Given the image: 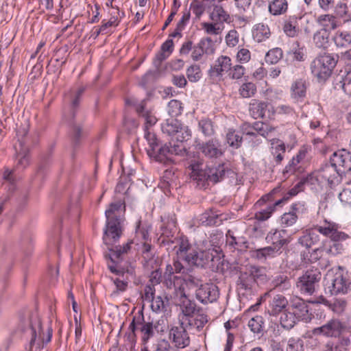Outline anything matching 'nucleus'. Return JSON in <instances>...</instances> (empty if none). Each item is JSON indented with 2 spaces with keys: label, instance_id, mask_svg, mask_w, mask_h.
<instances>
[{
  "label": "nucleus",
  "instance_id": "f257e3e1",
  "mask_svg": "<svg viewBox=\"0 0 351 351\" xmlns=\"http://www.w3.org/2000/svg\"><path fill=\"white\" fill-rule=\"evenodd\" d=\"M162 283L167 289H175V295L173 298V304L179 307H193V302L186 294V288L197 287L200 285V280L191 274L183 276L169 274L163 273L162 275Z\"/></svg>",
  "mask_w": 351,
  "mask_h": 351
},
{
  "label": "nucleus",
  "instance_id": "f03ea898",
  "mask_svg": "<svg viewBox=\"0 0 351 351\" xmlns=\"http://www.w3.org/2000/svg\"><path fill=\"white\" fill-rule=\"evenodd\" d=\"M124 210V204L119 200L111 203L105 212L107 220L103 240L108 246L112 245L121 235V215Z\"/></svg>",
  "mask_w": 351,
  "mask_h": 351
},
{
  "label": "nucleus",
  "instance_id": "7ed1b4c3",
  "mask_svg": "<svg viewBox=\"0 0 351 351\" xmlns=\"http://www.w3.org/2000/svg\"><path fill=\"white\" fill-rule=\"evenodd\" d=\"M29 125L27 123L21 125L16 130L17 143L14 145V170L22 171L25 169L31 162V156L29 149V138L27 136Z\"/></svg>",
  "mask_w": 351,
  "mask_h": 351
},
{
  "label": "nucleus",
  "instance_id": "20e7f679",
  "mask_svg": "<svg viewBox=\"0 0 351 351\" xmlns=\"http://www.w3.org/2000/svg\"><path fill=\"white\" fill-rule=\"evenodd\" d=\"M162 282V272L159 269L152 271L149 282L145 287L142 293L143 306L146 305L149 307H165L169 305L168 299L165 297V301L161 295L155 297V286Z\"/></svg>",
  "mask_w": 351,
  "mask_h": 351
},
{
  "label": "nucleus",
  "instance_id": "39448f33",
  "mask_svg": "<svg viewBox=\"0 0 351 351\" xmlns=\"http://www.w3.org/2000/svg\"><path fill=\"white\" fill-rule=\"evenodd\" d=\"M337 63V59L332 54L319 55L311 63V74L318 82H324L331 75Z\"/></svg>",
  "mask_w": 351,
  "mask_h": 351
},
{
  "label": "nucleus",
  "instance_id": "423d86ee",
  "mask_svg": "<svg viewBox=\"0 0 351 351\" xmlns=\"http://www.w3.org/2000/svg\"><path fill=\"white\" fill-rule=\"evenodd\" d=\"M184 260L189 265L213 269L216 263L219 261L220 256L214 254L200 243L199 245L195 246L189 254L184 256Z\"/></svg>",
  "mask_w": 351,
  "mask_h": 351
},
{
  "label": "nucleus",
  "instance_id": "0eeeda50",
  "mask_svg": "<svg viewBox=\"0 0 351 351\" xmlns=\"http://www.w3.org/2000/svg\"><path fill=\"white\" fill-rule=\"evenodd\" d=\"M180 151L178 145L165 144L163 146L158 147L157 144L151 143L150 148L147 149V154L154 157L156 160L165 164L171 162V156L178 154Z\"/></svg>",
  "mask_w": 351,
  "mask_h": 351
},
{
  "label": "nucleus",
  "instance_id": "6e6552de",
  "mask_svg": "<svg viewBox=\"0 0 351 351\" xmlns=\"http://www.w3.org/2000/svg\"><path fill=\"white\" fill-rule=\"evenodd\" d=\"M179 320L182 324L202 328L208 322L207 315L201 313L199 308H182L179 314Z\"/></svg>",
  "mask_w": 351,
  "mask_h": 351
},
{
  "label": "nucleus",
  "instance_id": "1a4fd4ad",
  "mask_svg": "<svg viewBox=\"0 0 351 351\" xmlns=\"http://www.w3.org/2000/svg\"><path fill=\"white\" fill-rule=\"evenodd\" d=\"M351 285V280L348 271H344L341 267L334 274L331 282L330 291L332 294L346 293ZM330 288V287H329Z\"/></svg>",
  "mask_w": 351,
  "mask_h": 351
},
{
  "label": "nucleus",
  "instance_id": "9d476101",
  "mask_svg": "<svg viewBox=\"0 0 351 351\" xmlns=\"http://www.w3.org/2000/svg\"><path fill=\"white\" fill-rule=\"evenodd\" d=\"M321 279V273L317 269L307 270L299 278L297 282L298 288L304 293L312 294L315 287Z\"/></svg>",
  "mask_w": 351,
  "mask_h": 351
},
{
  "label": "nucleus",
  "instance_id": "9b49d317",
  "mask_svg": "<svg viewBox=\"0 0 351 351\" xmlns=\"http://www.w3.org/2000/svg\"><path fill=\"white\" fill-rule=\"evenodd\" d=\"M339 228L340 227L337 223L327 219L324 220L320 225L314 226V230L317 232L324 236L330 237L335 241L345 240L348 237L344 232L339 231Z\"/></svg>",
  "mask_w": 351,
  "mask_h": 351
},
{
  "label": "nucleus",
  "instance_id": "f8f14e48",
  "mask_svg": "<svg viewBox=\"0 0 351 351\" xmlns=\"http://www.w3.org/2000/svg\"><path fill=\"white\" fill-rule=\"evenodd\" d=\"M161 129L163 133L172 136L182 132V136L180 141H187L191 136V132L187 127L182 128L181 123L176 118H169L162 124ZM179 140V138L177 137Z\"/></svg>",
  "mask_w": 351,
  "mask_h": 351
},
{
  "label": "nucleus",
  "instance_id": "ddd939ff",
  "mask_svg": "<svg viewBox=\"0 0 351 351\" xmlns=\"http://www.w3.org/2000/svg\"><path fill=\"white\" fill-rule=\"evenodd\" d=\"M330 162L341 174L351 171V153L345 149L334 152Z\"/></svg>",
  "mask_w": 351,
  "mask_h": 351
},
{
  "label": "nucleus",
  "instance_id": "4468645a",
  "mask_svg": "<svg viewBox=\"0 0 351 351\" xmlns=\"http://www.w3.org/2000/svg\"><path fill=\"white\" fill-rule=\"evenodd\" d=\"M249 111L251 116L257 119L270 118L274 114L273 107L266 101L252 99L250 103Z\"/></svg>",
  "mask_w": 351,
  "mask_h": 351
},
{
  "label": "nucleus",
  "instance_id": "2eb2a0df",
  "mask_svg": "<svg viewBox=\"0 0 351 351\" xmlns=\"http://www.w3.org/2000/svg\"><path fill=\"white\" fill-rule=\"evenodd\" d=\"M183 325L181 324L178 326L172 327L169 334V339L178 348H184L190 343L189 334Z\"/></svg>",
  "mask_w": 351,
  "mask_h": 351
},
{
  "label": "nucleus",
  "instance_id": "dca6fc26",
  "mask_svg": "<svg viewBox=\"0 0 351 351\" xmlns=\"http://www.w3.org/2000/svg\"><path fill=\"white\" fill-rule=\"evenodd\" d=\"M342 174L332 165V164H326L318 172L317 178L321 182H327L330 186L337 184L340 181V176Z\"/></svg>",
  "mask_w": 351,
  "mask_h": 351
},
{
  "label": "nucleus",
  "instance_id": "f3484780",
  "mask_svg": "<svg viewBox=\"0 0 351 351\" xmlns=\"http://www.w3.org/2000/svg\"><path fill=\"white\" fill-rule=\"evenodd\" d=\"M344 327L343 324L337 319H332L321 327L313 330L314 335H324L328 337H337L341 334Z\"/></svg>",
  "mask_w": 351,
  "mask_h": 351
},
{
  "label": "nucleus",
  "instance_id": "a211bd4d",
  "mask_svg": "<svg viewBox=\"0 0 351 351\" xmlns=\"http://www.w3.org/2000/svg\"><path fill=\"white\" fill-rule=\"evenodd\" d=\"M191 166L192 169L191 178L196 184L197 187L200 189L207 188L210 183L208 169L199 168L198 164L191 165Z\"/></svg>",
  "mask_w": 351,
  "mask_h": 351
},
{
  "label": "nucleus",
  "instance_id": "6ab92c4d",
  "mask_svg": "<svg viewBox=\"0 0 351 351\" xmlns=\"http://www.w3.org/2000/svg\"><path fill=\"white\" fill-rule=\"evenodd\" d=\"M198 149L208 158H217L223 154L221 145L216 139H211L206 143L199 144Z\"/></svg>",
  "mask_w": 351,
  "mask_h": 351
},
{
  "label": "nucleus",
  "instance_id": "aec40b11",
  "mask_svg": "<svg viewBox=\"0 0 351 351\" xmlns=\"http://www.w3.org/2000/svg\"><path fill=\"white\" fill-rule=\"evenodd\" d=\"M231 68V58L228 56L221 55L215 61L210 69V73L213 75L222 76L224 73L229 72Z\"/></svg>",
  "mask_w": 351,
  "mask_h": 351
},
{
  "label": "nucleus",
  "instance_id": "412c9836",
  "mask_svg": "<svg viewBox=\"0 0 351 351\" xmlns=\"http://www.w3.org/2000/svg\"><path fill=\"white\" fill-rule=\"evenodd\" d=\"M176 231V219L174 215L167 219H162V224L160 227V237H163L162 243L171 241L170 238L173 237ZM171 242L173 243V241Z\"/></svg>",
  "mask_w": 351,
  "mask_h": 351
},
{
  "label": "nucleus",
  "instance_id": "4be33fe9",
  "mask_svg": "<svg viewBox=\"0 0 351 351\" xmlns=\"http://www.w3.org/2000/svg\"><path fill=\"white\" fill-rule=\"evenodd\" d=\"M243 130L247 135L254 136L256 135V132H257L258 134L267 138L269 136V134L274 132L275 128L266 123L257 121L255 122L252 126L244 125Z\"/></svg>",
  "mask_w": 351,
  "mask_h": 351
},
{
  "label": "nucleus",
  "instance_id": "5701e85b",
  "mask_svg": "<svg viewBox=\"0 0 351 351\" xmlns=\"http://www.w3.org/2000/svg\"><path fill=\"white\" fill-rule=\"evenodd\" d=\"M307 82L305 80L300 78L295 80L291 85V97L295 102H301L306 95Z\"/></svg>",
  "mask_w": 351,
  "mask_h": 351
},
{
  "label": "nucleus",
  "instance_id": "b1692460",
  "mask_svg": "<svg viewBox=\"0 0 351 351\" xmlns=\"http://www.w3.org/2000/svg\"><path fill=\"white\" fill-rule=\"evenodd\" d=\"M285 234L286 231L284 230H271L267 234L266 241L271 243L273 247L281 251L282 246L289 243V240L285 237Z\"/></svg>",
  "mask_w": 351,
  "mask_h": 351
},
{
  "label": "nucleus",
  "instance_id": "393cba45",
  "mask_svg": "<svg viewBox=\"0 0 351 351\" xmlns=\"http://www.w3.org/2000/svg\"><path fill=\"white\" fill-rule=\"evenodd\" d=\"M268 313L271 315L280 313V323L283 328H291L295 323V313L289 311L287 308H271V311H268Z\"/></svg>",
  "mask_w": 351,
  "mask_h": 351
},
{
  "label": "nucleus",
  "instance_id": "a878e982",
  "mask_svg": "<svg viewBox=\"0 0 351 351\" xmlns=\"http://www.w3.org/2000/svg\"><path fill=\"white\" fill-rule=\"evenodd\" d=\"M201 47H202L199 46L198 43L194 45L191 40H187L182 44L180 49V53L181 56H187L189 52L191 51V56L193 60L199 61L202 58L204 54Z\"/></svg>",
  "mask_w": 351,
  "mask_h": 351
},
{
  "label": "nucleus",
  "instance_id": "bb28decb",
  "mask_svg": "<svg viewBox=\"0 0 351 351\" xmlns=\"http://www.w3.org/2000/svg\"><path fill=\"white\" fill-rule=\"evenodd\" d=\"M131 243H128L123 246H115L114 248H110L111 252L110 254V258L112 261V264H108V267L110 271L113 274H118L119 271L117 269L114 263L119 259L122 258V255L126 254L130 249Z\"/></svg>",
  "mask_w": 351,
  "mask_h": 351
},
{
  "label": "nucleus",
  "instance_id": "cd10ccee",
  "mask_svg": "<svg viewBox=\"0 0 351 351\" xmlns=\"http://www.w3.org/2000/svg\"><path fill=\"white\" fill-rule=\"evenodd\" d=\"M222 237V233L217 231L210 234V237L203 240L201 243L214 254L219 256V252H221L220 243Z\"/></svg>",
  "mask_w": 351,
  "mask_h": 351
},
{
  "label": "nucleus",
  "instance_id": "c85d7f7f",
  "mask_svg": "<svg viewBox=\"0 0 351 351\" xmlns=\"http://www.w3.org/2000/svg\"><path fill=\"white\" fill-rule=\"evenodd\" d=\"M210 19L213 22L223 24V23H230L232 19L228 12L220 5H214L210 14Z\"/></svg>",
  "mask_w": 351,
  "mask_h": 351
},
{
  "label": "nucleus",
  "instance_id": "c756f323",
  "mask_svg": "<svg viewBox=\"0 0 351 351\" xmlns=\"http://www.w3.org/2000/svg\"><path fill=\"white\" fill-rule=\"evenodd\" d=\"M217 295V291L215 287L207 286L200 287L196 293L197 298L204 304L215 301Z\"/></svg>",
  "mask_w": 351,
  "mask_h": 351
},
{
  "label": "nucleus",
  "instance_id": "7c9ffc66",
  "mask_svg": "<svg viewBox=\"0 0 351 351\" xmlns=\"http://www.w3.org/2000/svg\"><path fill=\"white\" fill-rule=\"evenodd\" d=\"M314 227L303 232L302 235L298 238V242L302 246L309 248L318 242L319 236L316 234Z\"/></svg>",
  "mask_w": 351,
  "mask_h": 351
},
{
  "label": "nucleus",
  "instance_id": "2f4dec72",
  "mask_svg": "<svg viewBox=\"0 0 351 351\" xmlns=\"http://www.w3.org/2000/svg\"><path fill=\"white\" fill-rule=\"evenodd\" d=\"M271 35L270 29L267 25L263 23L256 24L252 29V36L257 42H262L269 38Z\"/></svg>",
  "mask_w": 351,
  "mask_h": 351
},
{
  "label": "nucleus",
  "instance_id": "473e14b6",
  "mask_svg": "<svg viewBox=\"0 0 351 351\" xmlns=\"http://www.w3.org/2000/svg\"><path fill=\"white\" fill-rule=\"evenodd\" d=\"M207 169L210 181L213 184L221 181L224 178L226 171L224 165L219 164L217 167H208Z\"/></svg>",
  "mask_w": 351,
  "mask_h": 351
},
{
  "label": "nucleus",
  "instance_id": "72a5a7b5",
  "mask_svg": "<svg viewBox=\"0 0 351 351\" xmlns=\"http://www.w3.org/2000/svg\"><path fill=\"white\" fill-rule=\"evenodd\" d=\"M281 251L278 250V248L273 247L272 245L263 247L255 250L254 256L258 260H266L268 258H274L277 255L280 254Z\"/></svg>",
  "mask_w": 351,
  "mask_h": 351
},
{
  "label": "nucleus",
  "instance_id": "f704fd0d",
  "mask_svg": "<svg viewBox=\"0 0 351 351\" xmlns=\"http://www.w3.org/2000/svg\"><path fill=\"white\" fill-rule=\"evenodd\" d=\"M248 269L254 283L264 284L268 280L265 268L251 265Z\"/></svg>",
  "mask_w": 351,
  "mask_h": 351
},
{
  "label": "nucleus",
  "instance_id": "c9c22d12",
  "mask_svg": "<svg viewBox=\"0 0 351 351\" xmlns=\"http://www.w3.org/2000/svg\"><path fill=\"white\" fill-rule=\"evenodd\" d=\"M136 112L139 115L144 118L146 127L152 126L156 123V118L152 113L145 108V101H142L136 108Z\"/></svg>",
  "mask_w": 351,
  "mask_h": 351
},
{
  "label": "nucleus",
  "instance_id": "e433bc0d",
  "mask_svg": "<svg viewBox=\"0 0 351 351\" xmlns=\"http://www.w3.org/2000/svg\"><path fill=\"white\" fill-rule=\"evenodd\" d=\"M175 248H178L177 254L184 259V256L189 254L195 248V246L193 247L186 237H182L177 240V245Z\"/></svg>",
  "mask_w": 351,
  "mask_h": 351
},
{
  "label": "nucleus",
  "instance_id": "4c0bfd02",
  "mask_svg": "<svg viewBox=\"0 0 351 351\" xmlns=\"http://www.w3.org/2000/svg\"><path fill=\"white\" fill-rule=\"evenodd\" d=\"M70 136L73 146H77L85 136L80 124L73 123L71 128Z\"/></svg>",
  "mask_w": 351,
  "mask_h": 351
},
{
  "label": "nucleus",
  "instance_id": "58836bf2",
  "mask_svg": "<svg viewBox=\"0 0 351 351\" xmlns=\"http://www.w3.org/2000/svg\"><path fill=\"white\" fill-rule=\"evenodd\" d=\"M317 21L324 27L323 29L326 31L335 29L337 27L335 17L332 14L320 15L317 18Z\"/></svg>",
  "mask_w": 351,
  "mask_h": 351
},
{
  "label": "nucleus",
  "instance_id": "ea45409f",
  "mask_svg": "<svg viewBox=\"0 0 351 351\" xmlns=\"http://www.w3.org/2000/svg\"><path fill=\"white\" fill-rule=\"evenodd\" d=\"M173 50V42L172 39H167L161 46L160 51L156 56L155 61L160 63L167 58Z\"/></svg>",
  "mask_w": 351,
  "mask_h": 351
},
{
  "label": "nucleus",
  "instance_id": "a19ab883",
  "mask_svg": "<svg viewBox=\"0 0 351 351\" xmlns=\"http://www.w3.org/2000/svg\"><path fill=\"white\" fill-rule=\"evenodd\" d=\"M297 19L295 17H290L284 22L283 31L287 36L294 37L298 35L299 28L297 26Z\"/></svg>",
  "mask_w": 351,
  "mask_h": 351
},
{
  "label": "nucleus",
  "instance_id": "79ce46f5",
  "mask_svg": "<svg viewBox=\"0 0 351 351\" xmlns=\"http://www.w3.org/2000/svg\"><path fill=\"white\" fill-rule=\"evenodd\" d=\"M287 7L286 0H274L269 5V11L273 15H280L287 11Z\"/></svg>",
  "mask_w": 351,
  "mask_h": 351
},
{
  "label": "nucleus",
  "instance_id": "37998d69",
  "mask_svg": "<svg viewBox=\"0 0 351 351\" xmlns=\"http://www.w3.org/2000/svg\"><path fill=\"white\" fill-rule=\"evenodd\" d=\"M188 270V269L184 267L179 261H173L172 265L167 264L166 265L164 272L171 275L179 274V276H183L184 274H189Z\"/></svg>",
  "mask_w": 351,
  "mask_h": 351
},
{
  "label": "nucleus",
  "instance_id": "c03bdc74",
  "mask_svg": "<svg viewBox=\"0 0 351 351\" xmlns=\"http://www.w3.org/2000/svg\"><path fill=\"white\" fill-rule=\"evenodd\" d=\"M199 222L203 226H217L221 220L219 219V216L215 214L213 211H206L201 215L199 217Z\"/></svg>",
  "mask_w": 351,
  "mask_h": 351
},
{
  "label": "nucleus",
  "instance_id": "a18cd8bd",
  "mask_svg": "<svg viewBox=\"0 0 351 351\" xmlns=\"http://www.w3.org/2000/svg\"><path fill=\"white\" fill-rule=\"evenodd\" d=\"M271 284L274 288L279 289L281 291L287 290L291 287V283L289 278L285 274H278L273 278Z\"/></svg>",
  "mask_w": 351,
  "mask_h": 351
},
{
  "label": "nucleus",
  "instance_id": "49530a36",
  "mask_svg": "<svg viewBox=\"0 0 351 351\" xmlns=\"http://www.w3.org/2000/svg\"><path fill=\"white\" fill-rule=\"evenodd\" d=\"M16 171H18V170H14V168L12 170L5 169L3 174V178L6 182H8L9 190L11 191H14L16 189V184L18 180L15 174Z\"/></svg>",
  "mask_w": 351,
  "mask_h": 351
},
{
  "label": "nucleus",
  "instance_id": "de8ad7c7",
  "mask_svg": "<svg viewBox=\"0 0 351 351\" xmlns=\"http://www.w3.org/2000/svg\"><path fill=\"white\" fill-rule=\"evenodd\" d=\"M257 91L256 86L252 82L243 83L239 89V93L243 98L253 97Z\"/></svg>",
  "mask_w": 351,
  "mask_h": 351
},
{
  "label": "nucleus",
  "instance_id": "09e8293b",
  "mask_svg": "<svg viewBox=\"0 0 351 351\" xmlns=\"http://www.w3.org/2000/svg\"><path fill=\"white\" fill-rule=\"evenodd\" d=\"M242 136L239 132L230 130L226 134V141L230 146L234 148H239L242 143Z\"/></svg>",
  "mask_w": 351,
  "mask_h": 351
},
{
  "label": "nucleus",
  "instance_id": "8fccbe9b",
  "mask_svg": "<svg viewBox=\"0 0 351 351\" xmlns=\"http://www.w3.org/2000/svg\"><path fill=\"white\" fill-rule=\"evenodd\" d=\"M313 41L319 48H325L328 43V33L325 29L317 32L313 36Z\"/></svg>",
  "mask_w": 351,
  "mask_h": 351
},
{
  "label": "nucleus",
  "instance_id": "3c124183",
  "mask_svg": "<svg viewBox=\"0 0 351 351\" xmlns=\"http://www.w3.org/2000/svg\"><path fill=\"white\" fill-rule=\"evenodd\" d=\"M282 56L283 53L280 48H274L266 53L265 61L271 64H276L282 59Z\"/></svg>",
  "mask_w": 351,
  "mask_h": 351
},
{
  "label": "nucleus",
  "instance_id": "603ef678",
  "mask_svg": "<svg viewBox=\"0 0 351 351\" xmlns=\"http://www.w3.org/2000/svg\"><path fill=\"white\" fill-rule=\"evenodd\" d=\"M202 27L205 32L210 35H219L223 30V27L221 24L213 21V23H202Z\"/></svg>",
  "mask_w": 351,
  "mask_h": 351
},
{
  "label": "nucleus",
  "instance_id": "864d4df0",
  "mask_svg": "<svg viewBox=\"0 0 351 351\" xmlns=\"http://www.w3.org/2000/svg\"><path fill=\"white\" fill-rule=\"evenodd\" d=\"M182 111V103L176 99L170 101L167 106V112L170 118H175L181 114Z\"/></svg>",
  "mask_w": 351,
  "mask_h": 351
},
{
  "label": "nucleus",
  "instance_id": "5fc2aeb1",
  "mask_svg": "<svg viewBox=\"0 0 351 351\" xmlns=\"http://www.w3.org/2000/svg\"><path fill=\"white\" fill-rule=\"evenodd\" d=\"M186 76L190 82H197L202 77L199 66L197 64L190 66L186 69Z\"/></svg>",
  "mask_w": 351,
  "mask_h": 351
},
{
  "label": "nucleus",
  "instance_id": "6e6d98bb",
  "mask_svg": "<svg viewBox=\"0 0 351 351\" xmlns=\"http://www.w3.org/2000/svg\"><path fill=\"white\" fill-rule=\"evenodd\" d=\"M254 284L252 276L250 275V271L247 268L246 271L241 274L239 279V285L242 288L247 289H250Z\"/></svg>",
  "mask_w": 351,
  "mask_h": 351
},
{
  "label": "nucleus",
  "instance_id": "4d7b16f0",
  "mask_svg": "<svg viewBox=\"0 0 351 351\" xmlns=\"http://www.w3.org/2000/svg\"><path fill=\"white\" fill-rule=\"evenodd\" d=\"M225 41L228 47H234L239 43V34L236 29H230L225 36Z\"/></svg>",
  "mask_w": 351,
  "mask_h": 351
},
{
  "label": "nucleus",
  "instance_id": "13d9d810",
  "mask_svg": "<svg viewBox=\"0 0 351 351\" xmlns=\"http://www.w3.org/2000/svg\"><path fill=\"white\" fill-rule=\"evenodd\" d=\"M263 320L262 317H252L248 322V326L254 333L259 334L263 331Z\"/></svg>",
  "mask_w": 351,
  "mask_h": 351
},
{
  "label": "nucleus",
  "instance_id": "bf43d9fd",
  "mask_svg": "<svg viewBox=\"0 0 351 351\" xmlns=\"http://www.w3.org/2000/svg\"><path fill=\"white\" fill-rule=\"evenodd\" d=\"M276 206L275 204H273L267 206L265 208L256 212L255 213V218L258 221H265L268 219L275 210Z\"/></svg>",
  "mask_w": 351,
  "mask_h": 351
},
{
  "label": "nucleus",
  "instance_id": "052dcab7",
  "mask_svg": "<svg viewBox=\"0 0 351 351\" xmlns=\"http://www.w3.org/2000/svg\"><path fill=\"white\" fill-rule=\"evenodd\" d=\"M201 46L204 53L213 54L215 52V48L213 40L210 37H206L201 39L198 43Z\"/></svg>",
  "mask_w": 351,
  "mask_h": 351
},
{
  "label": "nucleus",
  "instance_id": "680f3d73",
  "mask_svg": "<svg viewBox=\"0 0 351 351\" xmlns=\"http://www.w3.org/2000/svg\"><path fill=\"white\" fill-rule=\"evenodd\" d=\"M135 239L136 241L139 242V243L149 241V230L147 228L141 226L139 223L136 229Z\"/></svg>",
  "mask_w": 351,
  "mask_h": 351
},
{
  "label": "nucleus",
  "instance_id": "e2e57ef3",
  "mask_svg": "<svg viewBox=\"0 0 351 351\" xmlns=\"http://www.w3.org/2000/svg\"><path fill=\"white\" fill-rule=\"evenodd\" d=\"M298 218L294 213H285L281 217V223L284 227H291L296 223Z\"/></svg>",
  "mask_w": 351,
  "mask_h": 351
},
{
  "label": "nucleus",
  "instance_id": "0e129e2a",
  "mask_svg": "<svg viewBox=\"0 0 351 351\" xmlns=\"http://www.w3.org/2000/svg\"><path fill=\"white\" fill-rule=\"evenodd\" d=\"M335 12L340 17H346L348 19H351V10L350 5L348 6L346 3H337L335 7Z\"/></svg>",
  "mask_w": 351,
  "mask_h": 351
},
{
  "label": "nucleus",
  "instance_id": "69168bd1",
  "mask_svg": "<svg viewBox=\"0 0 351 351\" xmlns=\"http://www.w3.org/2000/svg\"><path fill=\"white\" fill-rule=\"evenodd\" d=\"M199 128L205 136H211L214 134L213 125L209 119H202L199 121Z\"/></svg>",
  "mask_w": 351,
  "mask_h": 351
},
{
  "label": "nucleus",
  "instance_id": "338daca9",
  "mask_svg": "<svg viewBox=\"0 0 351 351\" xmlns=\"http://www.w3.org/2000/svg\"><path fill=\"white\" fill-rule=\"evenodd\" d=\"M277 145L274 147L275 151L273 152L275 161L276 163H280L284 158L286 147L283 143L278 141Z\"/></svg>",
  "mask_w": 351,
  "mask_h": 351
},
{
  "label": "nucleus",
  "instance_id": "774afa93",
  "mask_svg": "<svg viewBox=\"0 0 351 351\" xmlns=\"http://www.w3.org/2000/svg\"><path fill=\"white\" fill-rule=\"evenodd\" d=\"M287 351H304L302 341L291 338L287 342Z\"/></svg>",
  "mask_w": 351,
  "mask_h": 351
}]
</instances>
